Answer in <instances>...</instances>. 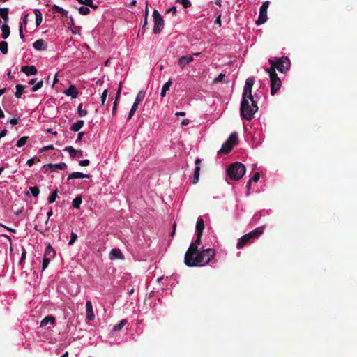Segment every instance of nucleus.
Returning <instances> with one entry per match:
<instances>
[{
    "label": "nucleus",
    "instance_id": "obj_1",
    "mask_svg": "<svg viewBox=\"0 0 357 357\" xmlns=\"http://www.w3.org/2000/svg\"><path fill=\"white\" fill-rule=\"evenodd\" d=\"M215 255L213 248L203 249L197 251L195 255L184 258V263L188 267L201 266L208 264Z\"/></svg>",
    "mask_w": 357,
    "mask_h": 357
},
{
    "label": "nucleus",
    "instance_id": "obj_2",
    "mask_svg": "<svg viewBox=\"0 0 357 357\" xmlns=\"http://www.w3.org/2000/svg\"><path fill=\"white\" fill-rule=\"evenodd\" d=\"M257 110V102L253 97L252 99H249L248 97H243L240 108L241 116L243 119L251 121Z\"/></svg>",
    "mask_w": 357,
    "mask_h": 357
},
{
    "label": "nucleus",
    "instance_id": "obj_3",
    "mask_svg": "<svg viewBox=\"0 0 357 357\" xmlns=\"http://www.w3.org/2000/svg\"><path fill=\"white\" fill-rule=\"evenodd\" d=\"M265 226H260L250 232L241 236L236 244L238 249H242L245 245L250 244L256 238H258L264 231Z\"/></svg>",
    "mask_w": 357,
    "mask_h": 357
},
{
    "label": "nucleus",
    "instance_id": "obj_4",
    "mask_svg": "<svg viewBox=\"0 0 357 357\" xmlns=\"http://www.w3.org/2000/svg\"><path fill=\"white\" fill-rule=\"evenodd\" d=\"M245 170V167L243 164L236 162L231 164L227 168V174L231 180L238 181L244 176Z\"/></svg>",
    "mask_w": 357,
    "mask_h": 357
},
{
    "label": "nucleus",
    "instance_id": "obj_5",
    "mask_svg": "<svg viewBox=\"0 0 357 357\" xmlns=\"http://www.w3.org/2000/svg\"><path fill=\"white\" fill-rule=\"evenodd\" d=\"M269 63L271 65L270 68H274V70L277 69L282 73H285L289 70L291 62L287 57H281L278 59H269Z\"/></svg>",
    "mask_w": 357,
    "mask_h": 357
},
{
    "label": "nucleus",
    "instance_id": "obj_6",
    "mask_svg": "<svg viewBox=\"0 0 357 357\" xmlns=\"http://www.w3.org/2000/svg\"><path fill=\"white\" fill-rule=\"evenodd\" d=\"M266 71L270 77L271 94L273 96L280 89L282 82L274 68H268Z\"/></svg>",
    "mask_w": 357,
    "mask_h": 357
},
{
    "label": "nucleus",
    "instance_id": "obj_7",
    "mask_svg": "<svg viewBox=\"0 0 357 357\" xmlns=\"http://www.w3.org/2000/svg\"><path fill=\"white\" fill-rule=\"evenodd\" d=\"M238 142V134L234 132L231 133L229 139L223 143L221 149L218 151V154H227L231 151L234 146Z\"/></svg>",
    "mask_w": 357,
    "mask_h": 357
},
{
    "label": "nucleus",
    "instance_id": "obj_8",
    "mask_svg": "<svg viewBox=\"0 0 357 357\" xmlns=\"http://www.w3.org/2000/svg\"><path fill=\"white\" fill-rule=\"evenodd\" d=\"M153 17L154 20L153 33L158 34L163 29L164 21L161 15L156 10H153Z\"/></svg>",
    "mask_w": 357,
    "mask_h": 357
},
{
    "label": "nucleus",
    "instance_id": "obj_9",
    "mask_svg": "<svg viewBox=\"0 0 357 357\" xmlns=\"http://www.w3.org/2000/svg\"><path fill=\"white\" fill-rule=\"evenodd\" d=\"M202 234H196V239L192 242L185 252L184 258H188L190 255H195L199 251L198 247L201 243V238Z\"/></svg>",
    "mask_w": 357,
    "mask_h": 357
},
{
    "label": "nucleus",
    "instance_id": "obj_10",
    "mask_svg": "<svg viewBox=\"0 0 357 357\" xmlns=\"http://www.w3.org/2000/svg\"><path fill=\"white\" fill-rule=\"evenodd\" d=\"M268 6H269L268 1H266L261 6L260 9H259V17L256 22L257 25L263 24L266 22V20L268 19L267 10H268Z\"/></svg>",
    "mask_w": 357,
    "mask_h": 357
},
{
    "label": "nucleus",
    "instance_id": "obj_11",
    "mask_svg": "<svg viewBox=\"0 0 357 357\" xmlns=\"http://www.w3.org/2000/svg\"><path fill=\"white\" fill-rule=\"evenodd\" d=\"M255 83L254 77H249L245 81V84L243 89V97H248L249 99H252V88Z\"/></svg>",
    "mask_w": 357,
    "mask_h": 357
},
{
    "label": "nucleus",
    "instance_id": "obj_12",
    "mask_svg": "<svg viewBox=\"0 0 357 357\" xmlns=\"http://www.w3.org/2000/svg\"><path fill=\"white\" fill-rule=\"evenodd\" d=\"M195 168L194 174H193V181H192L193 184H196L199 181L201 160L199 158H197L195 160Z\"/></svg>",
    "mask_w": 357,
    "mask_h": 357
},
{
    "label": "nucleus",
    "instance_id": "obj_13",
    "mask_svg": "<svg viewBox=\"0 0 357 357\" xmlns=\"http://www.w3.org/2000/svg\"><path fill=\"white\" fill-rule=\"evenodd\" d=\"M64 151H68L71 158H79L83 156L82 151L75 150L73 146H67L65 148Z\"/></svg>",
    "mask_w": 357,
    "mask_h": 357
},
{
    "label": "nucleus",
    "instance_id": "obj_14",
    "mask_svg": "<svg viewBox=\"0 0 357 357\" xmlns=\"http://www.w3.org/2000/svg\"><path fill=\"white\" fill-rule=\"evenodd\" d=\"M194 60L193 56L190 55L182 56L178 60V66L183 68Z\"/></svg>",
    "mask_w": 357,
    "mask_h": 357
},
{
    "label": "nucleus",
    "instance_id": "obj_15",
    "mask_svg": "<svg viewBox=\"0 0 357 357\" xmlns=\"http://www.w3.org/2000/svg\"><path fill=\"white\" fill-rule=\"evenodd\" d=\"M63 93L72 98H76L78 96L79 91L74 85H70L68 89L63 91Z\"/></svg>",
    "mask_w": 357,
    "mask_h": 357
},
{
    "label": "nucleus",
    "instance_id": "obj_16",
    "mask_svg": "<svg viewBox=\"0 0 357 357\" xmlns=\"http://www.w3.org/2000/svg\"><path fill=\"white\" fill-rule=\"evenodd\" d=\"M21 71L27 76L34 75L37 73V69L34 66H24L21 68Z\"/></svg>",
    "mask_w": 357,
    "mask_h": 357
},
{
    "label": "nucleus",
    "instance_id": "obj_17",
    "mask_svg": "<svg viewBox=\"0 0 357 357\" xmlns=\"http://www.w3.org/2000/svg\"><path fill=\"white\" fill-rule=\"evenodd\" d=\"M86 318L89 321H92L95 318V315L93 311V306L91 302L90 301H87L86 303Z\"/></svg>",
    "mask_w": 357,
    "mask_h": 357
},
{
    "label": "nucleus",
    "instance_id": "obj_18",
    "mask_svg": "<svg viewBox=\"0 0 357 357\" xmlns=\"http://www.w3.org/2000/svg\"><path fill=\"white\" fill-rule=\"evenodd\" d=\"M110 259L114 260L116 259H123L124 256L119 249L114 248L110 251Z\"/></svg>",
    "mask_w": 357,
    "mask_h": 357
},
{
    "label": "nucleus",
    "instance_id": "obj_19",
    "mask_svg": "<svg viewBox=\"0 0 357 357\" xmlns=\"http://www.w3.org/2000/svg\"><path fill=\"white\" fill-rule=\"evenodd\" d=\"M90 177H91L90 174H84L82 172H73L68 175V180L75 179V178H89Z\"/></svg>",
    "mask_w": 357,
    "mask_h": 357
},
{
    "label": "nucleus",
    "instance_id": "obj_20",
    "mask_svg": "<svg viewBox=\"0 0 357 357\" xmlns=\"http://www.w3.org/2000/svg\"><path fill=\"white\" fill-rule=\"evenodd\" d=\"M44 167H47L53 170L54 169H59L61 170H64L67 168V165L64 162H61L58 164H48L45 165Z\"/></svg>",
    "mask_w": 357,
    "mask_h": 357
},
{
    "label": "nucleus",
    "instance_id": "obj_21",
    "mask_svg": "<svg viewBox=\"0 0 357 357\" xmlns=\"http://www.w3.org/2000/svg\"><path fill=\"white\" fill-rule=\"evenodd\" d=\"M55 256V250L50 244L46 247L44 257L52 259Z\"/></svg>",
    "mask_w": 357,
    "mask_h": 357
},
{
    "label": "nucleus",
    "instance_id": "obj_22",
    "mask_svg": "<svg viewBox=\"0 0 357 357\" xmlns=\"http://www.w3.org/2000/svg\"><path fill=\"white\" fill-rule=\"evenodd\" d=\"M204 229V222L202 218H199L196 224V234H202Z\"/></svg>",
    "mask_w": 357,
    "mask_h": 357
},
{
    "label": "nucleus",
    "instance_id": "obj_23",
    "mask_svg": "<svg viewBox=\"0 0 357 357\" xmlns=\"http://www.w3.org/2000/svg\"><path fill=\"white\" fill-rule=\"evenodd\" d=\"M55 320L56 319L53 316H52V315L47 316L44 319H43L42 321H40V326L41 327L45 326L49 323L53 325L55 323Z\"/></svg>",
    "mask_w": 357,
    "mask_h": 357
},
{
    "label": "nucleus",
    "instance_id": "obj_24",
    "mask_svg": "<svg viewBox=\"0 0 357 357\" xmlns=\"http://www.w3.org/2000/svg\"><path fill=\"white\" fill-rule=\"evenodd\" d=\"M33 47L38 50H45L46 45L43 39H39L35 41L33 44Z\"/></svg>",
    "mask_w": 357,
    "mask_h": 357
},
{
    "label": "nucleus",
    "instance_id": "obj_25",
    "mask_svg": "<svg viewBox=\"0 0 357 357\" xmlns=\"http://www.w3.org/2000/svg\"><path fill=\"white\" fill-rule=\"evenodd\" d=\"M84 123V122L83 120L77 121V122L73 123L70 127V130L73 132H77L82 128Z\"/></svg>",
    "mask_w": 357,
    "mask_h": 357
},
{
    "label": "nucleus",
    "instance_id": "obj_26",
    "mask_svg": "<svg viewBox=\"0 0 357 357\" xmlns=\"http://www.w3.org/2000/svg\"><path fill=\"white\" fill-rule=\"evenodd\" d=\"M8 8H0V16L3 20L5 23L8 22Z\"/></svg>",
    "mask_w": 357,
    "mask_h": 357
},
{
    "label": "nucleus",
    "instance_id": "obj_27",
    "mask_svg": "<svg viewBox=\"0 0 357 357\" xmlns=\"http://www.w3.org/2000/svg\"><path fill=\"white\" fill-rule=\"evenodd\" d=\"M52 10L54 12L60 13L62 15V17H68V11L65 10L63 8L59 6L54 5L52 6Z\"/></svg>",
    "mask_w": 357,
    "mask_h": 357
},
{
    "label": "nucleus",
    "instance_id": "obj_28",
    "mask_svg": "<svg viewBox=\"0 0 357 357\" xmlns=\"http://www.w3.org/2000/svg\"><path fill=\"white\" fill-rule=\"evenodd\" d=\"M145 95H146V92L141 90L137 95V97L135 100L134 103L139 105L144 99Z\"/></svg>",
    "mask_w": 357,
    "mask_h": 357
},
{
    "label": "nucleus",
    "instance_id": "obj_29",
    "mask_svg": "<svg viewBox=\"0 0 357 357\" xmlns=\"http://www.w3.org/2000/svg\"><path fill=\"white\" fill-rule=\"evenodd\" d=\"M1 37L3 39H6L10 35V27L7 24H3L1 26Z\"/></svg>",
    "mask_w": 357,
    "mask_h": 357
},
{
    "label": "nucleus",
    "instance_id": "obj_30",
    "mask_svg": "<svg viewBox=\"0 0 357 357\" xmlns=\"http://www.w3.org/2000/svg\"><path fill=\"white\" fill-rule=\"evenodd\" d=\"M34 14L36 15V26H39L43 20L42 13L39 10L36 9L34 10Z\"/></svg>",
    "mask_w": 357,
    "mask_h": 357
},
{
    "label": "nucleus",
    "instance_id": "obj_31",
    "mask_svg": "<svg viewBox=\"0 0 357 357\" xmlns=\"http://www.w3.org/2000/svg\"><path fill=\"white\" fill-rule=\"evenodd\" d=\"M172 84V81L169 80L163 85L162 90H161V93H160V96L162 97H165L166 96V93L169 89V87L171 86Z\"/></svg>",
    "mask_w": 357,
    "mask_h": 357
},
{
    "label": "nucleus",
    "instance_id": "obj_32",
    "mask_svg": "<svg viewBox=\"0 0 357 357\" xmlns=\"http://www.w3.org/2000/svg\"><path fill=\"white\" fill-rule=\"evenodd\" d=\"M24 90V86L21 84L16 85V92L15 93V96L17 98H20L23 93Z\"/></svg>",
    "mask_w": 357,
    "mask_h": 357
},
{
    "label": "nucleus",
    "instance_id": "obj_33",
    "mask_svg": "<svg viewBox=\"0 0 357 357\" xmlns=\"http://www.w3.org/2000/svg\"><path fill=\"white\" fill-rule=\"evenodd\" d=\"M128 323V320L127 319H122L120 323H119L118 324L115 325L113 328V331H121L123 327Z\"/></svg>",
    "mask_w": 357,
    "mask_h": 357
},
{
    "label": "nucleus",
    "instance_id": "obj_34",
    "mask_svg": "<svg viewBox=\"0 0 357 357\" xmlns=\"http://www.w3.org/2000/svg\"><path fill=\"white\" fill-rule=\"evenodd\" d=\"M82 203V197L81 196H77L73 200V206L75 208L79 209L80 207V204Z\"/></svg>",
    "mask_w": 357,
    "mask_h": 357
},
{
    "label": "nucleus",
    "instance_id": "obj_35",
    "mask_svg": "<svg viewBox=\"0 0 357 357\" xmlns=\"http://www.w3.org/2000/svg\"><path fill=\"white\" fill-rule=\"evenodd\" d=\"M29 139V137L27 136H24V137H22L21 138H20L17 142V147H22L24 145L26 144V143L27 142Z\"/></svg>",
    "mask_w": 357,
    "mask_h": 357
},
{
    "label": "nucleus",
    "instance_id": "obj_36",
    "mask_svg": "<svg viewBox=\"0 0 357 357\" xmlns=\"http://www.w3.org/2000/svg\"><path fill=\"white\" fill-rule=\"evenodd\" d=\"M0 51L2 54H6L8 53V43L6 41L0 42Z\"/></svg>",
    "mask_w": 357,
    "mask_h": 357
},
{
    "label": "nucleus",
    "instance_id": "obj_37",
    "mask_svg": "<svg viewBox=\"0 0 357 357\" xmlns=\"http://www.w3.org/2000/svg\"><path fill=\"white\" fill-rule=\"evenodd\" d=\"M77 113L79 116L83 117L87 114V111L86 109H82V104H79L77 107Z\"/></svg>",
    "mask_w": 357,
    "mask_h": 357
},
{
    "label": "nucleus",
    "instance_id": "obj_38",
    "mask_svg": "<svg viewBox=\"0 0 357 357\" xmlns=\"http://www.w3.org/2000/svg\"><path fill=\"white\" fill-rule=\"evenodd\" d=\"M138 106H139L138 105L133 103V105H132V106L131 107V109H130V111L129 112V114H128V119L129 120L131 119L132 117L133 116L135 112L138 109Z\"/></svg>",
    "mask_w": 357,
    "mask_h": 357
},
{
    "label": "nucleus",
    "instance_id": "obj_39",
    "mask_svg": "<svg viewBox=\"0 0 357 357\" xmlns=\"http://www.w3.org/2000/svg\"><path fill=\"white\" fill-rule=\"evenodd\" d=\"M58 191L57 190H55L52 192V193L50 195V196L48 198L49 203H53L55 202L56 198L57 197Z\"/></svg>",
    "mask_w": 357,
    "mask_h": 357
},
{
    "label": "nucleus",
    "instance_id": "obj_40",
    "mask_svg": "<svg viewBox=\"0 0 357 357\" xmlns=\"http://www.w3.org/2000/svg\"><path fill=\"white\" fill-rule=\"evenodd\" d=\"M176 2L182 4L184 8H188L191 6V2L190 0H176Z\"/></svg>",
    "mask_w": 357,
    "mask_h": 357
},
{
    "label": "nucleus",
    "instance_id": "obj_41",
    "mask_svg": "<svg viewBox=\"0 0 357 357\" xmlns=\"http://www.w3.org/2000/svg\"><path fill=\"white\" fill-rule=\"evenodd\" d=\"M90 12L89 8L87 6H81L79 8V13L81 15H88Z\"/></svg>",
    "mask_w": 357,
    "mask_h": 357
},
{
    "label": "nucleus",
    "instance_id": "obj_42",
    "mask_svg": "<svg viewBox=\"0 0 357 357\" xmlns=\"http://www.w3.org/2000/svg\"><path fill=\"white\" fill-rule=\"evenodd\" d=\"M29 190L35 197H36L40 192L39 188L37 186L30 187Z\"/></svg>",
    "mask_w": 357,
    "mask_h": 357
},
{
    "label": "nucleus",
    "instance_id": "obj_43",
    "mask_svg": "<svg viewBox=\"0 0 357 357\" xmlns=\"http://www.w3.org/2000/svg\"><path fill=\"white\" fill-rule=\"evenodd\" d=\"M43 85V80H40V82H38L36 84H35L32 89H31V91L33 92H36L37 91L38 89H40V88H42Z\"/></svg>",
    "mask_w": 357,
    "mask_h": 357
},
{
    "label": "nucleus",
    "instance_id": "obj_44",
    "mask_svg": "<svg viewBox=\"0 0 357 357\" xmlns=\"http://www.w3.org/2000/svg\"><path fill=\"white\" fill-rule=\"evenodd\" d=\"M51 259L43 257L42 264V270L44 271L49 265Z\"/></svg>",
    "mask_w": 357,
    "mask_h": 357
},
{
    "label": "nucleus",
    "instance_id": "obj_45",
    "mask_svg": "<svg viewBox=\"0 0 357 357\" xmlns=\"http://www.w3.org/2000/svg\"><path fill=\"white\" fill-rule=\"evenodd\" d=\"M77 238V234L75 233H74V232H71V234H70V240L68 242V245H72L75 242Z\"/></svg>",
    "mask_w": 357,
    "mask_h": 357
},
{
    "label": "nucleus",
    "instance_id": "obj_46",
    "mask_svg": "<svg viewBox=\"0 0 357 357\" xmlns=\"http://www.w3.org/2000/svg\"><path fill=\"white\" fill-rule=\"evenodd\" d=\"M121 87H122V83L120 82L119 83V89H118L116 94L114 102H118V101H119V99L120 95H121Z\"/></svg>",
    "mask_w": 357,
    "mask_h": 357
},
{
    "label": "nucleus",
    "instance_id": "obj_47",
    "mask_svg": "<svg viewBox=\"0 0 357 357\" xmlns=\"http://www.w3.org/2000/svg\"><path fill=\"white\" fill-rule=\"evenodd\" d=\"M260 178V174L259 172H255L253 175V176L250 179L251 182H257Z\"/></svg>",
    "mask_w": 357,
    "mask_h": 357
},
{
    "label": "nucleus",
    "instance_id": "obj_48",
    "mask_svg": "<svg viewBox=\"0 0 357 357\" xmlns=\"http://www.w3.org/2000/svg\"><path fill=\"white\" fill-rule=\"evenodd\" d=\"M107 96V90H104L101 96V105H103Z\"/></svg>",
    "mask_w": 357,
    "mask_h": 357
},
{
    "label": "nucleus",
    "instance_id": "obj_49",
    "mask_svg": "<svg viewBox=\"0 0 357 357\" xmlns=\"http://www.w3.org/2000/svg\"><path fill=\"white\" fill-rule=\"evenodd\" d=\"M225 77V75L223 73H220L216 78H215L214 82H222Z\"/></svg>",
    "mask_w": 357,
    "mask_h": 357
},
{
    "label": "nucleus",
    "instance_id": "obj_50",
    "mask_svg": "<svg viewBox=\"0 0 357 357\" xmlns=\"http://www.w3.org/2000/svg\"><path fill=\"white\" fill-rule=\"evenodd\" d=\"M26 259V250L25 249L23 248L22 249V253L21 255V258H20V262L19 264H21Z\"/></svg>",
    "mask_w": 357,
    "mask_h": 357
},
{
    "label": "nucleus",
    "instance_id": "obj_51",
    "mask_svg": "<svg viewBox=\"0 0 357 357\" xmlns=\"http://www.w3.org/2000/svg\"><path fill=\"white\" fill-rule=\"evenodd\" d=\"M89 160L88 159H85V160H81L79 163V165L80 166H82V167H86V166H88L89 165Z\"/></svg>",
    "mask_w": 357,
    "mask_h": 357
},
{
    "label": "nucleus",
    "instance_id": "obj_52",
    "mask_svg": "<svg viewBox=\"0 0 357 357\" xmlns=\"http://www.w3.org/2000/svg\"><path fill=\"white\" fill-rule=\"evenodd\" d=\"M117 105H118V102H114L113 107H112V112L113 116H115L116 114Z\"/></svg>",
    "mask_w": 357,
    "mask_h": 357
},
{
    "label": "nucleus",
    "instance_id": "obj_53",
    "mask_svg": "<svg viewBox=\"0 0 357 357\" xmlns=\"http://www.w3.org/2000/svg\"><path fill=\"white\" fill-rule=\"evenodd\" d=\"M19 33H20V36L22 39H24V35L23 33V27H22V24H20V28H19Z\"/></svg>",
    "mask_w": 357,
    "mask_h": 357
},
{
    "label": "nucleus",
    "instance_id": "obj_54",
    "mask_svg": "<svg viewBox=\"0 0 357 357\" xmlns=\"http://www.w3.org/2000/svg\"><path fill=\"white\" fill-rule=\"evenodd\" d=\"M215 24H218L219 26H221V14H220L215 20Z\"/></svg>",
    "mask_w": 357,
    "mask_h": 357
},
{
    "label": "nucleus",
    "instance_id": "obj_55",
    "mask_svg": "<svg viewBox=\"0 0 357 357\" xmlns=\"http://www.w3.org/2000/svg\"><path fill=\"white\" fill-rule=\"evenodd\" d=\"M176 11H177L176 8L175 6H172V8L168 9L167 12L172 13V14H176Z\"/></svg>",
    "mask_w": 357,
    "mask_h": 357
},
{
    "label": "nucleus",
    "instance_id": "obj_56",
    "mask_svg": "<svg viewBox=\"0 0 357 357\" xmlns=\"http://www.w3.org/2000/svg\"><path fill=\"white\" fill-rule=\"evenodd\" d=\"M28 16H29V15H28V14H26V15H25L24 16V18H23V20H22V23L21 24H22V26H23V25H26L27 22H28Z\"/></svg>",
    "mask_w": 357,
    "mask_h": 357
},
{
    "label": "nucleus",
    "instance_id": "obj_57",
    "mask_svg": "<svg viewBox=\"0 0 357 357\" xmlns=\"http://www.w3.org/2000/svg\"><path fill=\"white\" fill-rule=\"evenodd\" d=\"M84 132H79L78 135H77V142H80L82 140V137L84 136Z\"/></svg>",
    "mask_w": 357,
    "mask_h": 357
},
{
    "label": "nucleus",
    "instance_id": "obj_58",
    "mask_svg": "<svg viewBox=\"0 0 357 357\" xmlns=\"http://www.w3.org/2000/svg\"><path fill=\"white\" fill-rule=\"evenodd\" d=\"M17 122H18V121H17V119H15V118H13V119H10V120L9 121V123H10L11 125H13V126L17 125Z\"/></svg>",
    "mask_w": 357,
    "mask_h": 357
},
{
    "label": "nucleus",
    "instance_id": "obj_59",
    "mask_svg": "<svg viewBox=\"0 0 357 357\" xmlns=\"http://www.w3.org/2000/svg\"><path fill=\"white\" fill-rule=\"evenodd\" d=\"M34 162H35V160L33 158H31V159L28 160V161H27L28 166L31 167L33 165Z\"/></svg>",
    "mask_w": 357,
    "mask_h": 357
},
{
    "label": "nucleus",
    "instance_id": "obj_60",
    "mask_svg": "<svg viewBox=\"0 0 357 357\" xmlns=\"http://www.w3.org/2000/svg\"><path fill=\"white\" fill-rule=\"evenodd\" d=\"M46 132H48V133H51L54 135H57V132L56 131H52V130L51 128H47L46 129Z\"/></svg>",
    "mask_w": 357,
    "mask_h": 357
},
{
    "label": "nucleus",
    "instance_id": "obj_61",
    "mask_svg": "<svg viewBox=\"0 0 357 357\" xmlns=\"http://www.w3.org/2000/svg\"><path fill=\"white\" fill-rule=\"evenodd\" d=\"M93 0H84L82 4L86 5V6H89V5L91 4V1Z\"/></svg>",
    "mask_w": 357,
    "mask_h": 357
},
{
    "label": "nucleus",
    "instance_id": "obj_62",
    "mask_svg": "<svg viewBox=\"0 0 357 357\" xmlns=\"http://www.w3.org/2000/svg\"><path fill=\"white\" fill-rule=\"evenodd\" d=\"M189 123V120L188 119H185L182 121L181 124L183 126H187Z\"/></svg>",
    "mask_w": 357,
    "mask_h": 357
},
{
    "label": "nucleus",
    "instance_id": "obj_63",
    "mask_svg": "<svg viewBox=\"0 0 357 357\" xmlns=\"http://www.w3.org/2000/svg\"><path fill=\"white\" fill-rule=\"evenodd\" d=\"M69 19H70V22H68V24H70V26H74L75 22H74L73 18L72 17H70Z\"/></svg>",
    "mask_w": 357,
    "mask_h": 357
},
{
    "label": "nucleus",
    "instance_id": "obj_64",
    "mask_svg": "<svg viewBox=\"0 0 357 357\" xmlns=\"http://www.w3.org/2000/svg\"><path fill=\"white\" fill-rule=\"evenodd\" d=\"M251 185H252V182L249 180V181L248 182V183L246 185V188H247L248 191L250 190V189L251 188Z\"/></svg>",
    "mask_w": 357,
    "mask_h": 357
}]
</instances>
